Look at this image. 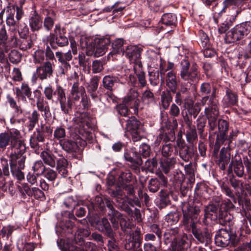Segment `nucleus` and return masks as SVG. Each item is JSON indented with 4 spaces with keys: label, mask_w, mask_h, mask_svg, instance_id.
I'll return each instance as SVG.
<instances>
[{
    "label": "nucleus",
    "mask_w": 251,
    "mask_h": 251,
    "mask_svg": "<svg viewBox=\"0 0 251 251\" xmlns=\"http://www.w3.org/2000/svg\"><path fill=\"white\" fill-rule=\"evenodd\" d=\"M21 138L20 132L15 128L0 133V149L2 150L5 149L10 142L11 165H17L19 169L24 168L25 159L24 155L25 146Z\"/></svg>",
    "instance_id": "obj_1"
},
{
    "label": "nucleus",
    "mask_w": 251,
    "mask_h": 251,
    "mask_svg": "<svg viewBox=\"0 0 251 251\" xmlns=\"http://www.w3.org/2000/svg\"><path fill=\"white\" fill-rule=\"evenodd\" d=\"M74 121L75 128H79L78 130V134H76L74 136L72 135L71 139L60 142V146L67 152H77L79 148H83L86 145L85 140L88 134L87 130L90 126L88 118L85 114H81L76 116Z\"/></svg>",
    "instance_id": "obj_2"
},
{
    "label": "nucleus",
    "mask_w": 251,
    "mask_h": 251,
    "mask_svg": "<svg viewBox=\"0 0 251 251\" xmlns=\"http://www.w3.org/2000/svg\"><path fill=\"white\" fill-rule=\"evenodd\" d=\"M198 66L193 64L190 67V64L187 59H183L180 63V71L179 75L181 80L180 86V94L186 93L189 87L195 83L199 81L200 78V74L198 70Z\"/></svg>",
    "instance_id": "obj_3"
},
{
    "label": "nucleus",
    "mask_w": 251,
    "mask_h": 251,
    "mask_svg": "<svg viewBox=\"0 0 251 251\" xmlns=\"http://www.w3.org/2000/svg\"><path fill=\"white\" fill-rule=\"evenodd\" d=\"M203 105H208L205 108V114L208 119L209 131L216 133L217 121L219 120V110L217 105V101L215 98V92H213L210 97L204 96L201 100Z\"/></svg>",
    "instance_id": "obj_4"
},
{
    "label": "nucleus",
    "mask_w": 251,
    "mask_h": 251,
    "mask_svg": "<svg viewBox=\"0 0 251 251\" xmlns=\"http://www.w3.org/2000/svg\"><path fill=\"white\" fill-rule=\"evenodd\" d=\"M181 209L183 225L188 228L197 225L200 221V208L193 203L184 202L182 203Z\"/></svg>",
    "instance_id": "obj_5"
},
{
    "label": "nucleus",
    "mask_w": 251,
    "mask_h": 251,
    "mask_svg": "<svg viewBox=\"0 0 251 251\" xmlns=\"http://www.w3.org/2000/svg\"><path fill=\"white\" fill-rule=\"evenodd\" d=\"M251 31V22H246L236 25L226 35V40L229 43L243 39Z\"/></svg>",
    "instance_id": "obj_6"
},
{
    "label": "nucleus",
    "mask_w": 251,
    "mask_h": 251,
    "mask_svg": "<svg viewBox=\"0 0 251 251\" xmlns=\"http://www.w3.org/2000/svg\"><path fill=\"white\" fill-rule=\"evenodd\" d=\"M215 242L217 246L225 247L231 244L235 246L237 243L235 233L226 229H220L215 236Z\"/></svg>",
    "instance_id": "obj_7"
},
{
    "label": "nucleus",
    "mask_w": 251,
    "mask_h": 251,
    "mask_svg": "<svg viewBox=\"0 0 251 251\" xmlns=\"http://www.w3.org/2000/svg\"><path fill=\"white\" fill-rule=\"evenodd\" d=\"M57 244L62 251H98L97 246L90 242L82 243V245H79L81 247L79 249L75 246L70 245L62 239L58 240Z\"/></svg>",
    "instance_id": "obj_8"
},
{
    "label": "nucleus",
    "mask_w": 251,
    "mask_h": 251,
    "mask_svg": "<svg viewBox=\"0 0 251 251\" xmlns=\"http://www.w3.org/2000/svg\"><path fill=\"white\" fill-rule=\"evenodd\" d=\"M229 129V124L225 120L219 119L217 121L216 133L212 131L213 133L217 134V142L219 143H223L225 141H228V144L231 142L233 137V131L230 132L229 136L227 132Z\"/></svg>",
    "instance_id": "obj_9"
},
{
    "label": "nucleus",
    "mask_w": 251,
    "mask_h": 251,
    "mask_svg": "<svg viewBox=\"0 0 251 251\" xmlns=\"http://www.w3.org/2000/svg\"><path fill=\"white\" fill-rule=\"evenodd\" d=\"M142 125L134 117H131L126 124V130L129 132L134 142L140 141L142 138Z\"/></svg>",
    "instance_id": "obj_10"
},
{
    "label": "nucleus",
    "mask_w": 251,
    "mask_h": 251,
    "mask_svg": "<svg viewBox=\"0 0 251 251\" xmlns=\"http://www.w3.org/2000/svg\"><path fill=\"white\" fill-rule=\"evenodd\" d=\"M110 44V41L108 38H96L92 46V50H91L88 55H94L97 57L102 56L106 52Z\"/></svg>",
    "instance_id": "obj_11"
},
{
    "label": "nucleus",
    "mask_w": 251,
    "mask_h": 251,
    "mask_svg": "<svg viewBox=\"0 0 251 251\" xmlns=\"http://www.w3.org/2000/svg\"><path fill=\"white\" fill-rule=\"evenodd\" d=\"M120 81L119 78L115 75H107L103 77L102 79L103 87L109 91L105 95L107 96V99L108 101L111 100L112 102H116V97L112 93L113 90V87L115 83Z\"/></svg>",
    "instance_id": "obj_12"
},
{
    "label": "nucleus",
    "mask_w": 251,
    "mask_h": 251,
    "mask_svg": "<svg viewBox=\"0 0 251 251\" xmlns=\"http://www.w3.org/2000/svg\"><path fill=\"white\" fill-rule=\"evenodd\" d=\"M142 49L136 46H128L124 51V54L129 59L131 63L134 64L133 66H137L140 68L142 64L140 60Z\"/></svg>",
    "instance_id": "obj_13"
},
{
    "label": "nucleus",
    "mask_w": 251,
    "mask_h": 251,
    "mask_svg": "<svg viewBox=\"0 0 251 251\" xmlns=\"http://www.w3.org/2000/svg\"><path fill=\"white\" fill-rule=\"evenodd\" d=\"M138 97L139 93L137 90L130 89L123 99V102L128 105L129 108L133 109L134 113H136L138 111L140 103Z\"/></svg>",
    "instance_id": "obj_14"
},
{
    "label": "nucleus",
    "mask_w": 251,
    "mask_h": 251,
    "mask_svg": "<svg viewBox=\"0 0 251 251\" xmlns=\"http://www.w3.org/2000/svg\"><path fill=\"white\" fill-rule=\"evenodd\" d=\"M54 64L50 61L44 62L36 68V72L40 79L43 80L52 76Z\"/></svg>",
    "instance_id": "obj_15"
},
{
    "label": "nucleus",
    "mask_w": 251,
    "mask_h": 251,
    "mask_svg": "<svg viewBox=\"0 0 251 251\" xmlns=\"http://www.w3.org/2000/svg\"><path fill=\"white\" fill-rule=\"evenodd\" d=\"M6 24L9 26H15L22 18L24 11L21 6H16V9L13 6L7 11Z\"/></svg>",
    "instance_id": "obj_16"
},
{
    "label": "nucleus",
    "mask_w": 251,
    "mask_h": 251,
    "mask_svg": "<svg viewBox=\"0 0 251 251\" xmlns=\"http://www.w3.org/2000/svg\"><path fill=\"white\" fill-rule=\"evenodd\" d=\"M34 94L36 98V105L38 109L44 112L43 115L46 118L50 116L51 113L50 112V106L48 102L46 101L44 97L42 96L41 91L36 89L34 91Z\"/></svg>",
    "instance_id": "obj_17"
},
{
    "label": "nucleus",
    "mask_w": 251,
    "mask_h": 251,
    "mask_svg": "<svg viewBox=\"0 0 251 251\" xmlns=\"http://www.w3.org/2000/svg\"><path fill=\"white\" fill-rule=\"evenodd\" d=\"M191 230L194 237L201 243L208 244L211 240V234L205 228L203 231L198 227L197 225L188 228Z\"/></svg>",
    "instance_id": "obj_18"
},
{
    "label": "nucleus",
    "mask_w": 251,
    "mask_h": 251,
    "mask_svg": "<svg viewBox=\"0 0 251 251\" xmlns=\"http://www.w3.org/2000/svg\"><path fill=\"white\" fill-rule=\"evenodd\" d=\"M176 145L179 149L180 157L184 161L188 162L192 157L193 151L186 144L185 141L181 138H178L176 141Z\"/></svg>",
    "instance_id": "obj_19"
},
{
    "label": "nucleus",
    "mask_w": 251,
    "mask_h": 251,
    "mask_svg": "<svg viewBox=\"0 0 251 251\" xmlns=\"http://www.w3.org/2000/svg\"><path fill=\"white\" fill-rule=\"evenodd\" d=\"M192 238L191 235L183 234L180 238L176 239L175 242L173 243L172 248L173 251H186V250L190 246V241Z\"/></svg>",
    "instance_id": "obj_20"
},
{
    "label": "nucleus",
    "mask_w": 251,
    "mask_h": 251,
    "mask_svg": "<svg viewBox=\"0 0 251 251\" xmlns=\"http://www.w3.org/2000/svg\"><path fill=\"white\" fill-rule=\"evenodd\" d=\"M94 226L99 231L103 232L105 235L111 237L113 231L108 220L105 218L96 219L93 224Z\"/></svg>",
    "instance_id": "obj_21"
},
{
    "label": "nucleus",
    "mask_w": 251,
    "mask_h": 251,
    "mask_svg": "<svg viewBox=\"0 0 251 251\" xmlns=\"http://www.w3.org/2000/svg\"><path fill=\"white\" fill-rule=\"evenodd\" d=\"M28 23L32 31H38L42 27V19L38 13L34 11L29 16Z\"/></svg>",
    "instance_id": "obj_22"
},
{
    "label": "nucleus",
    "mask_w": 251,
    "mask_h": 251,
    "mask_svg": "<svg viewBox=\"0 0 251 251\" xmlns=\"http://www.w3.org/2000/svg\"><path fill=\"white\" fill-rule=\"evenodd\" d=\"M28 32V28L26 26H25L23 29V33H22L21 36L22 38L19 40L17 42L18 47L23 50H26L30 49L32 46V42L31 39L30 37L25 38L24 36H25Z\"/></svg>",
    "instance_id": "obj_23"
},
{
    "label": "nucleus",
    "mask_w": 251,
    "mask_h": 251,
    "mask_svg": "<svg viewBox=\"0 0 251 251\" xmlns=\"http://www.w3.org/2000/svg\"><path fill=\"white\" fill-rule=\"evenodd\" d=\"M100 77L98 76H94L91 79L90 84L87 86V92L90 95L92 99L94 100L100 99L98 96V92L97 91L98 88V82Z\"/></svg>",
    "instance_id": "obj_24"
},
{
    "label": "nucleus",
    "mask_w": 251,
    "mask_h": 251,
    "mask_svg": "<svg viewBox=\"0 0 251 251\" xmlns=\"http://www.w3.org/2000/svg\"><path fill=\"white\" fill-rule=\"evenodd\" d=\"M85 93V88L83 86H79L78 82H75L72 87L70 98L75 103L78 101Z\"/></svg>",
    "instance_id": "obj_25"
},
{
    "label": "nucleus",
    "mask_w": 251,
    "mask_h": 251,
    "mask_svg": "<svg viewBox=\"0 0 251 251\" xmlns=\"http://www.w3.org/2000/svg\"><path fill=\"white\" fill-rule=\"evenodd\" d=\"M238 101V96L231 90L226 88V95L223 99V103L225 107H229L236 104Z\"/></svg>",
    "instance_id": "obj_26"
},
{
    "label": "nucleus",
    "mask_w": 251,
    "mask_h": 251,
    "mask_svg": "<svg viewBox=\"0 0 251 251\" xmlns=\"http://www.w3.org/2000/svg\"><path fill=\"white\" fill-rule=\"evenodd\" d=\"M162 23L166 26H170L173 29L176 26L177 19L176 16L173 13L164 14L161 18Z\"/></svg>",
    "instance_id": "obj_27"
},
{
    "label": "nucleus",
    "mask_w": 251,
    "mask_h": 251,
    "mask_svg": "<svg viewBox=\"0 0 251 251\" xmlns=\"http://www.w3.org/2000/svg\"><path fill=\"white\" fill-rule=\"evenodd\" d=\"M166 82V86L173 92L175 93L177 86L176 75L174 72L170 71L167 73L165 78H163Z\"/></svg>",
    "instance_id": "obj_28"
},
{
    "label": "nucleus",
    "mask_w": 251,
    "mask_h": 251,
    "mask_svg": "<svg viewBox=\"0 0 251 251\" xmlns=\"http://www.w3.org/2000/svg\"><path fill=\"white\" fill-rule=\"evenodd\" d=\"M233 167L234 172L235 174L239 177H241L244 174V168L241 158L238 157H236L235 160H232L229 164V168L232 169Z\"/></svg>",
    "instance_id": "obj_29"
},
{
    "label": "nucleus",
    "mask_w": 251,
    "mask_h": 251,
    "mask_svg": "<svg viewBox=\"0 0 251 251\" xmlns=\"http://www.w3.org/2000/svg\"><path fill=\"white\" fill-rule=\"evenodd\" d=\"M217 219L221 225L230 226L233 223V217L226 210L220 211Z\"/></svg>",
    "instance_id": "obj_30"
},
{
    "label": "nucleus",
    "mask_w": 251,
    "mask_h": 251,
    "mask_svg": "<svg viewBox=\"0 0 251 251\" xmlns=\"http://www.w3.org/2000/svg\"><path fill=\"white\" fill-rule=\"evenodd\" d=\"M218 206L217 204H209L204 209V217L209 218L211 220H217L218 217Z\"/></svg>",
    "instance_id": "obj_31"
},
{
    "label": "nucleus",
    "mask_w": 251,
    "mask_h": 251,
    "mask_svg": "<svg viewBox=\"0 0 251 251\" xmlns=\"http://www.w3.org/2000/svg\"><path fill=\"white\" fill-rule=\"evenodd\" d=\"M41 157L46 164L51 167L55 166L56 164V158L51 152L43 151L41 153Z\"/></svg>",
    "instance_id": "obj_32"
},
{
    "label": "nucleus",
    "mask_w": 251,
    "mask_h": 251,
    "mask_svg": "<svg viewBox=\"0 0 251 251\" xmlns=\"http://www.w3.org/2000/svg\"><path fill=\"white\" fill-rule=\"evenodd\" d=\"M60 156V158L58 159L57 162V170L58 173L62 176H65L68 173L67 167L68 161L62 155L58 154Z\"/></svg>",
    "instance_id": "obj_33"
},
{
    "label": "nucleus",
    "mask_w": 251,
    "mask_h": 251,
    "mask_svg": "<svg viewBox=\"0 0 251 251\" xmlns=\"http://www.w3.org/2000/svg\"><path fill=\"white\" fill-rule=\"evenodd\" d=\"M55 20V13L53 11L49 12L45 18L43 24L44 27L47 31H50L53 27Z\"/></svg>",
    "instance_id": "obj_34"
},
{
    "label": "nucleus",
    "mask_w": 251,
    "mask_h": 251,
    "mask_svg": "<svg viewBox=\"0 0 251 251\" xmlns=\"http://www.w3.org/2000/svg\"><path fill=\"white\" fill-rule=\"evenodd\" d=\"M124 45V40L122 39H118L116 40L112 44V51L109 54V55L116 54H124V51L123 49Z\"/></svg>",
    "instance_id": "obj_35"
},
{
    "label": "nucleus",
    "mask_w": 251,
    "mask_h": 251,
    "mask_svg": "<svg viewBox=\"0 0 251 251\" xmlns=\"http://www.w3.org/2000/svg\"><path fill=\"white\" fill-rule=\"evenodd\" d=\"M93 42L92 38L82 36L80 39V46L82 49H85L86 53L89 54V51L92 50Z\"/></svg>",
    "instance_id": "obj_36"
},
{
    "label": "nucleus",
    "mask_w": 251,
    "mask_h": 251,
    "mask_svg": "<svg viewBox=\"0 0 251 251\" xmlns=\"http://www.w3.org/2000/svg\"><path fill=\"white\" fill-rule=\"evenodd\" d=\"M105 205L109 209V211L108 215L110 217V220L111 223L114 225L116 224L117 221L115 220V217H118L120 216V212L115 210L111 201L108 200H105Z\"/></svg>",
    "instance_id": "obj_37"
},
{
    "label": "nucleus",
    "mask_w": 251,
    "mask_h": 251,
    "mask_svg": "<svg viewBox=\"0 0 251 251\" xmlns=\"http://www.w3.org/2000/svg\"><path fill=\"white\" fill-rule=\"evenodd\" d=\"M90 235V232L87 229H79L77 231V234L75 236V241L78 245H82L83 243V238L88 237Z\"/></svg>",
    "instance_id": "obj_38"
},
{
    "label": "nucleus",
    "mask_w": 251,
    "mask_h": 251,
    "mask_svg": "<svg viewBox=\"0 0 251 251\" xmlns=\"http://www.w3.org/2000/svg\"><path fill=\"white\" fill-rule=\"evenodd\" d=\"M32 56L33 62L35 64H42L45 62V52L42 50H37L32 54Z\"/></svg>",
    "instance_id": "obj_39"
},
{
    "label": "nucleus",
    "mask_w": 251,
    "mask_h": 251,
    "mask_svg": "<svg viewBox=\"0 0 251 251\" xmlns=\"http://www.w3.org/2000/svg\"><path fill=\"white\" fill-rule=\"evenodd\" d=\"M134 73L137 76L138 81L141 88L144 87L147 84V81L145 77V74L142 71V67H138L137 66H133Z\"/></svg>",
    "instance_id": "obj_40"
},
{
    "label": "nucleus",
    "mask_w": 251,
    "mask_h": 251,
    "mask_svg": "<svg viewBox=\"0 0 251 251\" xmlns=\"http://www.w3.org/2000/svg\"><path fill=\"white\" fill-rule=\"evenodd\" d=\"M141 99L145 104L148 105L155 101L154 95L150 90H146L142 94Z\"/></svg>",
    "instance_id": "obj_41"
},
{
    "label": "nucleus",
    "mask_w": 251,
    "mask_h": 251,
    "mask_svg": "<svg viewBox=\"0 0 251 251\" xmlns=\"http://www.w3.org/2000/svg\"><path fill=\"white\" fill-rule=\"evenodd\" d=\"M74 101L71 100V98H68L67 100H65L59 102L61 111L65 114H68L72 111Z\"/></svg>",
    "instance_id": "obj_42"
},
{
    "label": "nucleus",
    "mask_w": 251,
    "mask_h": 251,
    "mask_svg": "<svg viewBox=\"0 0 251 251\" xmlns=\"http://www.w3.org/2000/svg\"><path fill=\"white\" fill-rule=\"evenodd\" d=\"M133 153L137 157L136 159H134L130 153L126 152L124 154V158L125 160L134 165H135L136 167L141 166L143 162L141 158L138 157V154L136 152H133Z\"/></svg>",
    "instance_id": "obj_43"
},
{
    "label": "nucleus",
    "mask_w": 251,
    "mask_h": 251,
    "mask_svg": "<svg viewBox=\"0 0 251 251\" xmlns=\"http://www.w3.org/2000/svg\"><path fill=\"white\" fill-rule=\"evenodd\" d=\"M55 55L60 63H67L72 58V55L70 50L65 53L57 51Z\"/></svg>",
    "instance_id": "obj_44"
},
{
    "label": "nucleus",
    "mask_w": 251,
    "mask_h": 251,
    "mask_svg": "<svg viewBox=\"0 0 251 251\" xmlns=\"http://www.w3.org/2000/svg\"><path fill=\"white\" fill-rule=\"evenodd\" d=\"M174 163L175 161L173 158H166L161 161L160 166L162 171L166 174H168L170 170L173 167Z\"/></svg>",
    "instance_id": "obj_45"
},
{
    "label": "nucleus",
    "mask_w": 251,
    "mask_h": 251,
    "mask_svg": "<svg viewBox=\"0 0 251 251\" xmlns=\"http://www.w3.org/2000/svg\"><path fill=\"white\" fill-rule=\"evenodd\" d=\"M160 74V70H153L149 72V81L152 86H155L159 83Z\"/></svg>",
    "instance_id": "obj_46"
},
{
    "label": "nucleus",
    "mask_w": 251,
    "mask_h": 251,
    "mask_svg": "<svg viewBox=\"0 0 251 251\" xmlns=\"http://www.w3.org/2000/svg\"><path fill=\"white\" fill-rule=\"evenodd\" d=\"M71 70V66L69 62L60 63L57 71V75L62 76L68 75Z\"/></svg>",
    "instance_id": "obj_47"
},
{
    "label": "nucleus",
    "mask_w": 251,
    "mask_h": 251,
    "mask_svg": "<svg viewBox=\"0 0 251 251\" xmlns=\"http://www.w3.org/2000/svg\"><path fill=\"white\" fill-rule=\"evenodd\" d=\"M115 220L117 221L116 224L114 225L112 223L114 227L117 228L118 227V222H120V226L123 231L128 228L129 226V223L126 221V219L123 217V215L120 213V216L118 217H115Z\"/></svg>",
    "instance_id": "obj_48"
},
{
    "label": "nucleus",
    "mask_w": 251,
    "mask_h": 251,
    "mask_svg": "<svg viewBox=\"0 0 251 251\" xmlns=\"http://www.w3.org/2000/svg\"><path fill=\"white\" fill-rule=\"evenodd\" d=\"M179 219V215L177 212H171L165 217V220L169 225L176 224Z\"/></svg>",
    "instance_id": "obj_49"
},
{
    "label": "nucleus",
    "mask_w": 251,
    "mask_h": 251,
    "mask_svg": "<svg viewBox=\"0 0 251 251\" xmlns=\"http://www.w3.org/2000/svg\"><path fill=\"white\" fill-rule=\"evenodd\" d=\"M132 177L130 172H122L118 177V181L121 185H124L129 183Z\"/></svg>",
    "instance_id": "obj_50"
},
{
    "label": "nucleus",
    "mask_w": 251,
    "mask_h": 251,
    "mask_svg": "<svg viewBox=\"0 0 251 251\" xmlns=\"http://www.w3.org/2000/svg\"><path fill=\"white\" fill-rule=\"evenodd\" d=\"M172 99L173 97L169 91L164 92L162 94L161 99L162 106L164 109H167L169 107L170 102L172 101Z\"/></svg>",
    "instance_id": "obj_51"
},
{
    "label": "nucleus",
    "mask_w": 251,
    "mask_h": 251,
    "mask_svg": "<svg viewBox=\"0 0 251 251\" xmlns=\"http://www.w3.org/2000/svg\"><path fill=\"white\" fill-rule=\"evenodd\" d=\"M40 115L36 110H34L31 115L28 117L29 129H32L38 122Z\"/></svg>",
    "instance_id": "obj_52"
},
{
    "label": "nucleus",
    "mask_w": 251,
    "mask_h": 251,
    "mask_svg": "<svg viewBox=\"0 0 251 251\" xmlns=\"http://www.w3.org/2000/svg\"><path fill=\"white\" fill-rule=\"evenodd\" d=\"M178 233L177 228H171L168 229L164 234L165 240H168L170 242H175V240L177 239L176 236Z\"/></svg>",
    "instance_id": "obj_53"
},
{
    "label": "nucleus",
    "mask_w": 251,
    "mask_h": 251,
    "mask_svg": "<svg viewBox=\"0 0 251 251\" xmlns=\"http://www.w3.org/2000/svg\"><path fill=\"white\" fill-rule=\"evenodd\" d=\"M229 149L228 147L226 148H223L220 152L219 161H223L225 163H228L230 159V155L229 152Z\"/></svg>",
    "instance_id": "obj_54"
},
{
    "label": "nucleus",
    "mask_w": 251,
    "mask_h": 251,
    "mask_svg": "<svg viewBox=\"0 0 251 251\" xmlns=\"http://www.w3.org/2000/svg\"><path fill=\"white\" fill-rule=\"evenodd\" d=\"M22 58L21 54L16 50H12L9 54V61L13 64H18Z\"/></svg>",
    "instance_id": "obj_55"
},
{
    "label": "nucleus",
    "mask_w": 251,
    "mask_h": 251,
    "mask_svg": "<svg viewBox=\"0 0 251 251\" xmlns=\"http://www.w3.org/2000/svg\"><path fill=\"white\" fill-rule=\"evenodd\" d=\"M215 93V88L211 84L207 82H204L201 84L200 87V92L202 95H206L209 94L211 91ZM213 93H212V94Z\"/></svg>",
    "instance_id": "obj_56"
},
{
    "label": "nucleus",
    "mask_w": 251,
    "mask_h": 251,
    "mask_svg": "<svg viewBox=\"0 0 251 251\" xmlns=\"http://www.w3.org/2000/svg\"><path fill=\"white\" fill-rule=\"evenodd\" d=\"M32 169L36 175H41L43 174L46 168H45L41 160H38L34 163Z\"/></svg>",
    "instance_id": "obj_57"
},
{
    "label": "nucleus",
    "mask_w": 251,
    "mask_h": 251,
    "mask_svg": "<svg viewBox=\"0 0 251 251\" xmlns=\"http://www.w3.org/2000/svg\"><path fill=\"white\" fill-rule=\"evenodd\" d=\"M160 182L157 178H151L149 184V190L153 193L157 192L160 187Z\"/></svg>",
    "instance_id": "obj_58"
},
{
    "label": "nucleus",
    "mask_w": 251,
    "mask_h": 251,
    "mask_svg": "<svg viewBox=\"0 0 251 251\" xmlns=\"http://www.w3.org/2000/svg\"><path fill=\"white\" fill-rule=\"evenodd\" d=\"M44 177L49 181H53L56 178L57 173L50 168H46L43 173Z\"/></svg>",
    "instance_id": "obj_59"
},
{
    "label": "nucleus",
    "mask_w": 251,
    "mask_h": 251,
    "mask_svg": "<svg viewBox=\"0 0 251 251\" xmlns=\"http://www.w3.org/2000/svg\"><path fill=\"white\" fill-rule=\"evenodd\" d=\"M197 138V134L195 127L190 126V130L187 131L186 139L187 142L191 143L195 140Z\"/></svg>",
    "instance_id": "obj_60"
},
{
    "label": "nucleus",
    "mask_w": 251,
    "mask_h": 251,
    "mask_svg": "<svg viewBox=\"0 0 251 251\" xmlns=\"http://www.w3.org/2000/svg\"><path fill=\"white\" fill-rule=\"evenodd\" d=\"M66 136V132L65 129L62 127H57L54 132V137L59 140V142L60 143L61 141H63L62 139L65 137Z\"/></svg>",
    "instance_id": "obj_61"
},
{
    "label": "nucleus",
    "mask_w": 251,
    "mask_h": 251,
    "mask_svg": "<svg viewBox=\"0 0 251 251\" xmlns=\"http://www.w3.org/2000/svg\"><path fill=\"white\" fill-rule=\"evenodd\" d=\"M109 193L111 196L116 198L117 201H119V199H123L125 197L121 188L119 186H117L115 190H109Z\"/></svg>",
    "instance_id": "obj_62"
},
{
    "label": "nucleus",
    "mask_w": 251,
    "mask_h": 251,
    "mask_svg": "<svg viewBox=\"0 0 251 251\" xmlns=\"http://www.w3.org/2000/svg\"><path fill=\"white\" fill-rule=\"evenodd\" d=\"M54 94L57 95V100L59 101V102H60L66 100V94L65 93V90L60 86H58L56 87V90L54 92Z\"/></svg>",
    "instance_id": "obj_63"
},
{
    "label": "nucleus",
    "mask_w": 251,
    "mask_h": 251,
    "mask_svg": "<svg viewBox=\"0 0 251 251\" xmlns=\"http://www.w3.org/2000/svg\"><path fill=\"white\" fill-rule=\"evenodd\" d=\"M139 152L143 157H148L151 153V148L149 145L143 143L140 146Z\"/></svg>",
    "instance_id": "obj_64"
}]
</instances>
